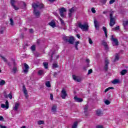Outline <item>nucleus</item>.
Listing matches in <instances>:
<instances>
[{
    "mask_svg": "<svg viewBox=\"0 0 128 128\" xmlns=\"http://www.w3.org/2000/svg\"><path fill=\"white\" fill-rule=\"evenodd\" d=\"M22 90L25 97L28 98V90H26V86L24 85L22 86Z\"/></svg>",
    "mask_w": 128,
    "mask_h": 128,
    "instance_id": "nucleus-11",
    "label": "nucleus"
},
{
    "mask_svg": "<svg viewBox=\"0 0 128 128\" xmlns=\"http://www.w3.org/2000/svg\"><path fill=\"white\" fill-rule=\"evenodd\" d=\"M114 87H108V88H106L104 90V92H108L110 90H114Z\"/></svg>",
    "mask_w": 128,
    "mask_h": 128,
    "instance_id": "nucleus-33",
    "label": "nucleus"
},
{
    "mask_svg": "<svg viewBox=\"0 0 128 128\" xmlns=\"http://www.w3.org/2000/svg\"><path fill=\"white\" fill-rule=\"evenodd\" d=\"M54 54H56V51L54 50L52 51V50H50V52H48V55L50 56V62H52V58H54Z\"/></svg>",
    "mask_w": 128,
    "mask_h": 128,
    "instance_id": "nucleus-7",
    "label": "nucleus"
},
{
    "mask_svg": "<svg viewBox=\"0 0 128 128\" xmlns=\"http://www.w3.org/2000/svg\"><path fill=\"white\" fill-rule=\"evenodd\" d=\"M52 68H58V64H54L52 65Z\"/></svg>",
    "mask_w": 128,
    "mask_h": 128,
    "instance_id": "nucleus-49",
    "label": "nucleus"
},
{
    "mask_svg": "<svg viewBox=\"0 0 128 128\" xmlns=\"http://www.w3.org/2000/svg\"><path fill=\"white\" fill-rule=\"evenodd\" d=\"M50 98L52 100H54V95L52 94H50Z\"/></svg>",
    "mask_w": 128,
    "mask_h": 128,
    "instance_id": "nucleus-53",
    "label": "nucleus"
},
{
    "mask_svg": "<svg viewBox=\"0 0 128 128\" xmlns=\"http://www.w3.org/2000/svg\"><path fill=\"white\" fill-rule=\"evenodd\" d=\"M56 105L53 106L52 108V112H56Z\"/></svg>",
    "mask_w": 128,
    "mask_h": 128,
    "instance_id": "nucleus-23",
    "label": "nucleus"
},
{
    "mask_svg": "<svg viewBox=\"0 0 128 128\" xmlns=\"http://www.w3.org/2000/svg\"><path fill=\"white\" fill-rule=\"evenodd\" d=\"M74 100L76 102H82L84 101V100L82 98H78L76 96L74 97Z\"/></svg>",
    "mask_w": 128,
    "mask_h": 128,
    "instance_id": "nucleus-12",
    "label": "nucleus"
},
{
    "mask_svg": "<svg viewBox=\"0 0 128 128\" xmlns=\"http://www.w3.org/2000/svg\"><path fill=\"white\" fill-rule=\"evenodd\" d=\"M96 116H100L102 114H103V113L102 111L100 110H98L96 111Z\"/></svg>",
    "mask_w": 128,
    "mask_h": 128,
    "instance_id": "nucleus-21",
    "label": "nucleus"
},
{
    "mask_svg": "<svg viewBox=\"0 0 128 128\" xmlns=\"http://www.w3.org/2000/svg\"><path fill=\"white\" fill-rule=\"evenodd\" d=\"M0 128H7L6 126H2V124H0Z\"/></svg>",
    "mask_w": 128,
    "mask_h": 128,
    "instance_id": "nucleus-57",
    "label": "nucleus"
},
{
    "mask_svg": "<svg viewBox=\"0 0 128 128\" xmlns=\"http://www.w3.org/2000/svg\"><path fill=\"white\" fill-rule=\"evenodd\" d=\"M43 65H44V68L46 70H48V62H43Z\"/></svg>",
    "mask_w": 128,
    "mask_h": 128,
    "instance_id": "nucleus-29",
    "label": "nucleus"
},
{
    "mask_svg": "<svg viewBox=\"0 0 128 128\" xmlns=\"http://www.w3.org/2000/svg\"><path fill=\"white\" fill-rule=\"evenodd\" d=\"M68 96V94H66V91L64 88H62L60 93V97L63 100H65L66 98Z\"/></svg>",
    "mask_w": 128,
    "mask_h": 128,
    "instance_id": "nucleus-5",
    "label": "nucleus"
},
{
    "mask_svg": "<svg viewBox=\"0 0 128 128\" xmlns=\"http://www.w3.org/2000/svg\"><path fill=\"white\" fill-rule=\"evenodd\" d=\"M24 34H22L20 36V38H24Z\"/></svg>",
    "mask_w": 128,
    "mask_h": 128,
    "instance_id": "nucleus-61",
    "label": "nucleus"
},
{
    "mask_svg": "<svg viewBox=\"0 0 128 128\" xmlns=\"http://www.w3.org/2000/svg\"><path fill=\"white\" fill-rule=\"evenodd\" d=\"M31 50L32 52H34V50H36V46L32 45L31 46Z\"/></svg>",
    "mask_w": 128,
    "mask_h": 128,
    "instance_id": "nucleus-40",
    "label": "nucleus"
},
{
    "mask_svg": "<svg viewBox=\"0 0 128 128\" xmlns=\"http://www.w3.org/2000/svg\"><path fill=\"white\" fill-rule=\"evenodd\" d=\"M102 30L104 32L106 38H108V30L106 29V28L103 26Z\"/></svg>",
    "mask_w": 128,
    "mask_h": 128,
    "instance_id": "nucleus-22",
    "label": "nucleus"
},
{
    "mask_svg": "<svg viewBox=\"0 0 128 128\" xmlns=\"http://www.w3.org/2000/svg\"><path fill=\"white\" fill-rule=\"evenodd\" d=\"M8 97L10 98V100H12V92H10L8 94Z\"/></svg>",
    "mask_w": 128,
    "mask_h": 128,
    "instance_id": "nucleus-48",
    "label": "nucleus"
},
{
    "mask_svg": "<svg viewBox=\"0 0 128 128\" xmlns=\"http://www.w3.org/2000/svg\"><path fill=\"white\" fill-rule=\"evenodd\" d=\"M24 70H23L24 72V74H28V70L30 69V66L26 63L24 64Z\"/></svg>",
    "mask_w": 128,
    "mask_h": 128,
    "instance_id": "nucleus-9",
    "label": "nucleus"
},
{
    "mask_svg": "<svg viewBox=\"0 0 128 128\" xmlns=\"http://www.w3.org/2000/svg\"><path fill=\"white\" fill-rule=\"evenodd\" d=\"M32 7L34 8V16L36 18H40V11L37 10L36 8L40 10V8H44V5L42 4H37L36 3H34L32 4Z\"/></svg>",
    "mask_w": 128,
    "mask_h": 128,
    "instance_id": "nucleus-1",
    "label": "nucleus"
},
{
    "mask_svg": "<svg viewBox=\"0 0 128 128\" xmlns=\"http://www.w3.org/2000/svg\"><path fill=\"white\" fill-rule=\"evenodd\" d=\"M123 26L124 30H126V28L128 26V20L123 21Z\"/></svg>",
    "mask_w": 128,
    "mask_h": 128,
    "instance_id": "nucleus-19",
    "label": "nucleus"
},
{
    "mask_svg": "<svg viewBox=\"0 0 128 128\" xmlns=\"http://www.w3.org/2000/svg\"><path fill=\"white\" fill-rule=\"evenodd\" d=\"M54 76L56 78V76H58V72H54Z\"/></svg>",
    "mask_w": 128,
    "mask_h": 128,
    "instance_id": "nucleus-62",
    "label": "nucleus"
},
{
    "mask_svg": "<svg viewBox=\"0 0 128 128\" xmlns=\"http://www.w3.org/2000/svg\"><path fill=\"white\" fill-rule=\"evenodd\" d=\"M92 72V69H90L88 71V74H90Z\"/></svg>",
    "mask_w": 128,
    "mask_h": 128,
    "instance_id": "nucleus-54",
    "label": "nucleus"
},
{
    "mask_svg": "<svg viewBox=\"0 0 128 128\" xmlns=\"http://www.w3.org/2000/svg\"><path fill=\"white\" fill-rule=\"evenodd\" d=\"M60 20L61 22V24H62V26H64V20L62 19V18H60Z\"/></svg>",
    "mask_w": 128,
    "mask_h": 128,
    "instance_id": "nucleus-43",
    "label": "nucleus"
},
{
    "mask_svg": "<svg viewBox=\"0 0 128 128\" xmlns=\"http://www.w3.org/2000/svg\"><path fill=\"white\" fill-rule=\"evenodd\" d=\"M112 40L114 42L115 46H118V40L116 38H114L113 36H112Z\"/></svg>",
    "mask_w": 128,
    "mask_h": 128,
    "instance_id": "nucleus-15",
    "label": "nucleus"
},
{
    "mask_svg": "<svg viewBox=\"0 0 128 128\" xmlns=\"http://www.w3.org/2000/svg\"><path fill=\"white\" fill-rule=\"evenodd\" d=\"M34 55L35 56L38 58V57L40 56V54L38 52H34Z\"/></svg>",
    "mask_w": 128,
    "mask_h": 128,
    "instance_id": "nucleus-38",
    "label": "nucleus"
},
{
    "mask_svg": "<svg viewBox=\"0 0 128 128\" xmlns=\"http://www.w3.org/2000/svg\"><path fill=\"white\" fill-rule=\"evenodd\" d=\"M44 124V120H40L38 121V124L39 125Z\"/></svg>",
    "mask_w": 128,
    "mask_h": 128,
    "instance_id": "nucleus-36",
    "label": "nucleus"
},
{
    "mask_svg": "<svg viewBox=\"0 0 128 128\" xmlns=\"http://www.w3.org/2000/svg\"><path fill=\"white\" fill-rule=\"evenodd\" d=\"M78 44H80V41L76 42L74 44V47L76 48V50H78Z\"/></svg>",
    "mask_w": 128,
    "mask_h": 128,
    "instance_id": "nucleus-28",
    "label": "nucleus"
},
{
    "mask_svg": "<svg viewBox=\"0 0 128 128\" xmlns=\"http://www.w3.org/2000/svg\"><path fill=\"white\" fill-rule=\"evenodd\" d=\"M72 78H73V80H76L78 82H80L82 80L80 78H76V76L75 75H72Z\"/></svg>",
    "mask_w": 128,
    "mask_h": 128,
    "instance_id": "nucleus-20",
    "label": "nucleus"
},
{
    "mask_svg": "<svg viewBox=\"0 0 128 128\" xmlns=\"http://www.w3.org/2000/svg\"><path fill=\"white\" fill-rule=\"evenodd\" d=\"M11 60L14 66H16V61H15L14 59L12 58Z\"/></svg>",
    "mask_w": 128,
    "mask_h": 128,
    "instance_id": "nucleus-41",
    "label": "nucleus"
},
{
    "mask_svg": "<svg viewBox=\"0 0 128 128\" xmlns=\"http://www.w3.org/2000/svg\"><path fill=\"white\" fill-rule=\"evenodd\" d=\"M37 44H38V46H40V40H37Z\"/></svg>",
    "mask_w": 128,
    "mask_h": 128,
    "instance_id": "nucleus-58",
    "label": "nucleus"
},
{
    "mask_svg": "<svg viewBox=\"0 0 128 128\" xmlns=\"http://www.w3.org/2000/svg\"><path fill=\"white\" fill-rule=\"evenodd\" d=\"M6 84V81L4 80H1L0 81V86H4Z\"/></svg>",
    "mask_w": 128,
    "mask_h": 128,
    "instance_id": "nucleus-34",
    "label": "nucleus"
},
{
    "mask_svg": "<svg viewBox=\"0 0 128 128\" xmlns=\"http://www.w3.org/2000/svg\"><path fill=\"white\" fill-rule=\"evenodd\" d=\"M114 16V12L112 11L111 13L110 14V26H114V24H116V19H114V18L112 16Z\"/></svg>",
    "mask_w": 128,
    "mask_h": 128,
    "instance_id": "nucleus-3",
    "label": "nucleus"
},
{
    "mask_svg": "<svg viewBox=\"0 0 128 128\" xmlns=\"http://www.w3.org/2000/svg\"><path fill=\"white\" fill-rule=\"evenodd\" d=\"M106 0H100V2H102V4H106Z\"/></svg>",
    "mask_w": 128,
    "mask_h": 128,
    "instance_id": "nucleus-47",
    "label": "nucleus"
},
{
    "mask_svg": "<svg viewBox=\"0 0 128 128\" xmlns=\"http://www.w3.org/2000/svg\"><path fill=\"white\" fill-rule=\"evenodd\" d=\"M78 26L83 30H88V24H82V23H79Z\"/></svg>",
    "mask_w": 128,
    "mask_h": 128,
    "instance_id": "nucleus-4",
    "label": "nucleus"
},
{
    "mask_svg": "<svg viewBox=\"0 0 128 128\" xmlns=\"http://www.w3.org/2000/svg\"><path fill=\"white\" fill-rule=\"evenodd\" d=\"M118 82H120V80L118 79H115L112 82L113 84H118Z\"/></svg>",
    "mask_w": 128,
    "mask_h": 128,
    "instance_id": "nucleus-27",
    "label": "nucleus"
},
{
    "mask_svg": "<svg viewBox=\"0 0 128 128\" xmlns=\"http://www.w3.org/2000/svg\"><path fill=\"white\" fill-rule=\"evenodd\" d=\"M18 106H20V103H16L15 106L13 107V110L18 112Z\"/></svg>",
    "mask_w": 128,
    "mask_h": 128,
    "instance_id": "nucleus-14",
    "label": "nucleus"
},
{
    "mask_svg": "<svg viewBox=\"0 0 128 128\" xmlns=\"http://www.w3.org/2000/svg\"><path fill=\"white\" fill-rule=\"evenodd\" d=\"M10 24L11 26H14V20H12V18H10Z\"/></svg>",
    "mask_w": 128,
    "mask_h": 128,
    "instance_id": "nucleus-42",
    "label": "nucleus"
},
{
    "mask_svg": "<svg viewBox=\"0 0 128 128\" xmlns=\"http://www.w3.org/2000/svg\"><path fill=\"white\" fill-rule=\"evenodd\" d=\"M88 105H86L84 108V112H88Z\"/></svg>",
    "mask_w": 128,
    "mask_h": 128,
    "instance_id": "nucleus-37",
    "label": "nucleus"
},
{
    "mask_svg": "<svg viewBox=\"0 0 128 128\" xmlns=\"http://www.w3.org/2000/svg\"><path fill=\"white\" fill-rule=\"evenodd\" d=\"M94 24L96 29L98 30H99L98 22V20H94Z\"/></svg>",
    "mask_w": 128,
    "mask_h": 128,
    "instance_id": "nucleus-16",
    "label": "nucleus"
},
{
    "mask_svg": "<svg viewBox=\"0 0 128 128\" xmlns=\"http://www.w3.org/2000/svg\"><path fill=\"white\" fill-rule=\"evenodd\" d=\"M0 120H4V117L2 116H0Z\"/></svg>",
    "mask_w": 128,
    "mask_h": 128,
    "instance_id": "nucleus-64",
    "label": "nucleus"
},
{
    "mask_svg": "<svg viewBox=\"0 0 128 128\" xmlns=\"http://www.w3.org/2000/svg\"><path fill=\"white\" fill-rule=\"evenodd\" d=\"M29 32L30 34H34V29L33 28L30 29Z\"/></svg>",
    "mask_w": 128,
    "mask_h": 128,
    "instance_id": "nucleus-55",
    "label": "nucleus"
},
{
    "mask_svg": "<svg viewBox=\"0 0 128 128\" xmlns=\"http://www.w3.org/2000/svg\"><path fill=\"white\" fill-rule=\"evenodd\" d=\"M5 104H1V108H6V110H8V108H10L8 101V100H6Z\"/></svg>",
    "mask_w": 128,
    "mask_h": 128,
    "instance_id": "nucleus-8",
    "label": "nucleus"
},
{
    "mask_svg": "<svg viewBox=\"0 0 128 128\" xmlns=\"http://www.w3.org/2000/svg\"><path fill=\"white\" fill-rule=\"evenodd\" d=\"M76 36L78 38L80 39V34H77Z\"/></svg>",
    "mask_w": 128,
    "mask_h": 128,
    "instance_id": "nucleus-63",
    "label": "nucleus"
},
{
    "mask_svg": "<svg viewBox=\"0 0 128 128\" xmlns=\"http://www.w3.org/2000/svg\"><path fill=\"white\" fill-rule=\"evenodd\" d=\"M5 30H6L5 28H4V27L1 28V29L0 30V34H4V32Z\"/></svg>",
    "mask_w": 128,
    "mask_h": 128,
    "instance_id": "nucleus-30",
    "label": "nucleus"
},
{
    "mask_svg": "<svg viewBox=\"0 0 128 128\" xmlns=\"http://www.w3.org/2000/svg\"><path fill=\"white\" fill-rule=\"evenodd\" d=\"M63 40L66 42H68L70 44H74V36H64L62 38Z\"/></svg>",
    "mask_w": 128,
    "mask_h": 128,
    "instance_id": "nucleus-2",
    "label": "nucleus"
},
{
    "mask_svg": "<svg viewBox=\"0 0 128 128\" xmlns=\"http://www.w3.org/2000/svg\"><path fill=\"white\" fill-rule=\"evenodd\" d=\"M78 124V121L74 122V124L72 126V128H77Z\"/></svg>",
    "mask_w": 128,
    "mask_h": 128,
    "instance_id": "nucleus-24",
    "label": "nucleus"
},
{
    "mask_svg": "<svg viewBox=\"0 0 128 128\" xmlns=\"http://www.w3.org/2000/svg\"><path fill=\"white\" fill-rule=\"evenodd\" d=\"M46 86H47V88H50L51 85H50V81H48L46 82Z\"/></svg>",
    "mask_w": 128,
    "mask_h": 128,
    "instance_id": "nucleus-32",
    "label": "nucleus"
},
{
    "mask_svg": "<svg viewBox=\"0 0 128 128\" xmlns=\"http://www.w3.org/2000/svg\"><path fill=\"white\" fill-rule=\"evenodd\" d=\"M69 11L71 13L74 12V8L72 7V8L69 10Z\"/></svg>",
    "mask_w": 128,
    "mask_h": 128,
    "instance_id": "nucleus-46",
    "label": "nucleus"
},
{
    "mask_svg": "<svg viewBox=\"0 0 128 128\" xmlns=\"http://www.w3.org/2000/svg\"><path fill=\"white\" fill-rule=\"evenodd\" d=\"M49 26H50L52 28H56V22L52 20L48 23Z\"/></svg>",
    "mask_w": 128,
    "mask_h": 128,
    "instance_id": "nucleus-18",
    "label": "nucleus"
},
{
    "mask_svg": "<svg viewBox=\"0 0 128 128\" xmlns=\"http://www.w3.org/2000/svg\"><path fill=\"white\" fill-rule=\"evenodd\" d=\"M126 72H128V70H123L120 72V74H122V76H124V74H126Z\"/></svg>",
    "mask_w": 128,
    "mask_h": 128,
    "instance_id": "nucleus-26",
    "label": "nucleus"
},
{
    "mask_svg": "<svg viewBox=\"0 0 128 128\" xmlns=\"http://www.w3.org/2000/svg\"><path fill=\"white\" fill-rule=\"evenodd\" d=\"M88 40H89V44H92L93 42H92V38H89Z\"/></svg>",
    "mask_w": 128,
    "mask_h": 128,
    "instance_id": "nucleus-50",
    "label": "nucleus"
},
{
    "mask_svg": "<svg viewBox=\"0 0 128 128\" xmlns=\"http://www.w3.org/2000/svg\"><path fill=\"white\" fill-rule=\"evenodd\" d=\"M6 64H8V66H12V64H10V62H6Z\"/></svg>",
    "mask_w": 128,
    "mask_h": 128,
    "instance_id": "nucleus-59",
    "label": "nucleus"
},
{
    "mask_svg": "<svg viewBox=\"0 0 128 128\" xmlns=\"http://www.w3.org/2000/svg\"><path fill=\"white\" fill-rule=\"evenodd\" d=\"M105 66L104 67V70H105L106 72H108V64H110V62H108V60H105Z\"/></svg>",
    "mask_w": 128,
    "mask_h": 128,
    "instance_id": "nucleus-10",
    "label": "nucleus"
},
{
    "mask_svg": "<svg viewBox=\"0 0 128 128\" xmlns=\"http://www.w3.org/2000/svg\"><path fill=\"white\" fill-rule=\"evenodd\" d=\"M38 74L40 76H42V74H44V71L42 70H40L38 72Z\"/></svg>",
    "mask_w": 128,
    "mask_h": 128,
    "instance_id": "nucleus-45",
    "label": "nucleus"
},
{
    "mask_svg": "<svg viewBox=\"0 0 128 128\" xmlns=\"http://www.w3.org/2000/svg\"><path fill=\"white\" fill-rule=\"evenodd\" d=\"M112 30H120V26H117L114 28H112Z\"/></svg>",
    "mask_w": 128,
    "mask_h": 128,
    "instance_id": "nucleus-39",
    "label": "nucleus"
},
{
    "mask_svg": "<svg viewBox=\"0 0 128 128\" xmlns=\"http://www.w3.org/2000/svg\"><path fill=\"white\" fill-rule=\"evenodd\" d=\"M60 14L62 18H64V12H66V10L64 8H62L59 10Z\"/></svg>",
    "mask_w": 128,
    "mask_h": 128,
    "instance_id": "nucleus-6",
    "label": "nucleus"
},
{
    "mask_svg": "<svg viewBox=\"0 0 128 128\" xmlns=\"http://www.w3.org/2000/svg\"><path fill=\"white\" fill-rule=\"evenodd\" d=\"M93 14H96V9L94 8H92L91 10Z\"/></svg>",
    "mask_w": 128,
    "mask_h": 128,
    "instance_id": "nucleus-51",
    "label": "nucleus"
},
{
    "mask_svg": "<svg viewBox=\"0 0 128 128\" xmlns=\"http://www.w3.org/2000/svg\"><path fill=\"white\" fill-rule=\"evenodd\" d=\"M116 2V0H110L109 2L110 4H112L114 2Z\"/></svg>",
    "mask_w": 128,
    "mask_h": 128,
    "instance_id": "nucleus-52",
    "label": "nucleus"
},
{
    "mask_svg": "<svg viewBox=\"0 0 128 128\" xmlns=\"http://www.w3.org/2000/svg\"><path fill=\"white\" fill-rule=\"evenodd\" d=\"M120 60V56H118V54H116L115 56V58L114 60V62H118Z\"/></svg>",
    "mask_w": 128,
    "mask_h": 128,
    "instance_id": "nucleus-25",
    "label": "nucleus"
},
{
    "mask_svg": "<svg viewBox=\"0 0 128 128\" xmlns=\"http://www.w3.org/2000/svg\"><path fill=\"white\" fill-rule=\"evenodd\" d=\"M0 56L3 60L4 62H8V60L6 59V58H4V56Z\"/></svg>",
    "mask_w": 128,
    "mask_h": 128,
    "instance_id": "nucleus-35",
    "label": "nucleus"
},
{
    "mask_svg": "<svg viewBox=\"0 0 128 128\" xmlns=\"http://www.w3.org/2000/svg\"><path fill=\"white\" fill-rule=\"evenodd\" d=\"M96 128H104V127L102 126L98 125L96 126Z\"/></svg>",
    "mask_w": 128,
    "mask_h": 128,
    "instance_id": "nucleus-56",
    "label": "nucleus"
},
{
    "mask_svg": "<svg viewBox=\"0 0 128 128\" xmlns=\"http://www.w3.org/2000/svg\"><path fill=\"white\" fill-rule=\"evenodd\" d=\"M17 70H18V68L16 67V66H14L12 68V71L14 74H16Z\"/></svg>",
    "mask_w": 128,
    "mask_h": 128,
    "instance_id": "nucleus-31",
    "label": "nucleus"
},
{
    "mask_svg": "<svg viewBox=\"0 0 128 128\" xmlns=\"http://www.w3.org/2000/svg\"><path fill=\"white\" fill-rule=\"evenodd\" d=\"M86 62L88 63V64H90V59H86Z\"/></svg>",
    "mask_w": 128,
    "mask_h": 128,
    "instance_id": "nucleus-60",
    "label": "nucleus"
},
{
    "mask_svg": "<svg viewBox=\"0 0 128 128\" xmlns=\"http://www.w3.org/2000/svg\"><path fill=\"white\" fill-rule=\"evenodd\" d=\"M102 44L104 46V48H105V50H108V43L106 42V41L103 40L102 42Z\"/></svg>",
    "mask_w": 128,
    "mask_h": 128,
    "instance_id": "nucleus-17",
    "label": "nucleus"
},
{
    "mask_svg": "<svg viewBox=\"0 0 128 128\" xmlns=\"http://www.w3.org/2000/svg\"><path fill=\"white\" fill-rule=\"evenodd\" d=\"M10 4L11 6H13V8L15 9L16 10H18V7H16V6L14 5V0H10Z\"/></svg>",
    "mask_w": 128,
    "mask_h": 128,
    "instance_id": "nucleus-13",
    "label": "nucleus"
},
{
    "mask_svg": "<svg viewBox=\"0 0 128 128\" xmlns=\"http://www.w3.org/2000/svg\"><path fill=\"white\" fill-rule=\"evenodd\" d=\"M104 103L107 106H108V104H110V100H106L104 101Z\"/></svg>",
    "mask_w": 128,
    "mask_h": 128,
    "instance_id": "nucleus-44",
    "label": "nucleus"
}]
</instances>
